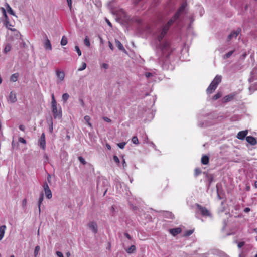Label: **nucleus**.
<instances>
[{
    "label": "nucleus",
    "mask_w": 257,
    "mask_h": 257,
    "mask_svg": "<svg viewBox=\"0 0 257 257\" xmlns=\"http://www.w3.org/2000/svg\"><path fill=\"white\" fill-rule=\"evenodd\" d=\"M86 68V64L85 62H83L82 64V66L78 69V71H82Z\"/></svg>",
    "instance_id": "4c0bfd02"
},
{
    "label": "nucleus",
    "mask_w": 257,
    "mask_h": 257,
    "mask_svg": "<svg viewBox=\"0 0 257 257\" xmlns=\"http://www.w3.org/2000/svg\"><path fill=\"white\" fill-rule=\"evenodd\" d=\"M236 95L235 93L229 94L223 97L222 102L223 103H226L232 100Z\"/></svg>",
    "instance_id": "9d476101"
},
{
    "label": "nucleus",
    "mask_w": 257,
    "mask_h": 257,
    "mask_svg": "<svg viewBox=\"0 0 257 257\" xmlns=\"http://www.w3.org/2000/svg\"><path fill=\"white\" fill-rule=\"evenodd\" d=\"M7 11L10 14H12L13 15H15V13H14V11L13 10H12V9L11 8V7L9 6V4H7Z\"/></svg>",
    "instance_id": "2f4dec72"
},
{
    "label": "nucleus",
    "mask_w": 257,
    "mask_h": 257,
    "mask_svg": "<svg viewBox=\"0 0 257 257\" xmlns=\"http://www.w3.org/2000/svg\"><path fill=\"white\" fill-rule=\"evenodd\" d=\"M198 125L201 127L207 126V125L204 124V122L199 123Z\"/></svg>",
    "instance_id": "680f3d73"
},
{
    "label": "nucleus",
    "mask_w": 257,
    "mask_h": 257,
    "mask_svg": "<svg viewBox=\"0 0 257 257\" xmlns=\"http://www.w3.org/2000/svg\"><path fill=\"white\" fill-rule=\"evenodd\" d=\"M10 30L14 32V35L15 36L16 39H22V35L16 29H10Z\"/></svg>",
    "instance_id": "a211bd4d"
},
{
    "label": "nucleus",
    "mask_w": 257,
    "mask_h": 257,
    "mask_svg": "<svg viewBox=\"0 0 257 257\" xmlns=\"http://www.w3.org/2000/svg\"><path fill=\"white\" fill-rule=\"evenodd\" d=\"M124 235L128 239L131 240L132 239V237L130 236V235L128 233L125 232L124 233Z\"/></svg>",
    "instance_id": "bf43d9fd"
},
{
    "label": "nucleus",
    "mask_w": 257,
    "mask_h": 257,
    "mask_svg": "<svg viewBox=\"0 0 257 257\" xmlns=\"http://www.w3.org/2000/svg\"><path fill=\"white\" fill-rule=\"evenodd\" d=\"M160 61H162V68L163 69H168L169 68V61L167 59V58H166V59H165V61H163V60L162 59H161L160 60Z\"/></svg>",
    "instance_id": "dca6fc26"
},
{
    "label": "nucleus",
    "mask_w": 257,
    "mask_h": 257,
    "mask_svg": "<svg viewBox=\"0 0 257 257\" xmlns=\"http://www.w3.org/2000/svg\"><path fill=\"white\" fill-rule=\"evenodd\" d=\"M88 227L90 230H91L93 233L94 234H96L97 232L98 229H97V223L94 221H91L88 224Z\"/></svg>",
    "instance_id": "6e6552de"
},
{
    "label": "nucleus",
    "mask_w": 257,
    "mask_h": 257,
    "mask_svg": "<svg viewBox=\"0 0 257 257\" xmlns=\"http://www.w3.org/2000/svg\"><path fill=\"white\" fill-rule=\"evenodd\" d=\"M78 160L83 165H85L86 164V161L82 156L78 157Z\"/></svg>",
    "instance_id": "e433bc0d"
},
{
    "label": "nucleus",
    "mask_w": 257,
    "mask_h": 257,
    "mask_svg": "<svg viewBox=\"0 0 257 257\" xmlns=\"http://www.w3.org/2000/svg\"><path fill=\"white\" fill-rule=\"evenodd\" d=\"M244 245V242L242 241V242H239L238 243L237 246L239 248H241Z\"/></svg>",
    "instance_id": "49530a36"
},
{
    "label": "nucleus",
    "mask_w": 257,
    "mask_h": 257,
    "mask_svg": "<svg viewBox=\"0 0 257 257\" xmlns=\"http://www.w3.org/2000/svg\"><path fill=\"white\" fill-rule=\"evenodd\" d=\"M132 141L134 144L138 145L139 144V140L137 136H134L132 139Z\"/></svg>",
    "instance_id": "72a5a7b5"
},
{
    "label": "nucleus",
    "mask_w": 257,
    "mask_h": 257,
    "mask_svg": "<svg viewBox=\"0 0 257 257\" xmlns=\"http://www.w3.org/2000/svg\"><path fill=\"white\" fill-rule=\"evenodd\" d=\"M45 195L48 199H50L52 197V194L50 189L44 191Z\"/></svg>",
    "instance_id": "bb28decb"
},
{
    "label": "nucleus",
    "mask_w": 257,
    "mask_h": 257,
    "mask_svg": "<svg viewBox=\"0 0 257 257\" xmlns=\"http://www.w3.org/2000/svg\"><path fill=\"white\" fill-rule=\"evenodd\" d=\"M26 204H27V199H23V200L22 201V207L23 208L25 207L26 206Z\"/></svg>",
    "instance_id": "09e8293b"
},
{
    "label": "nucleus",
    "mask_w": 257,
    "mask_h": 257,
    "mask_svg": "<svg viewBox=\"0 0 257 257\" xmlns=\"http://www.w3.org/2000/svg\"><path fill=\"white\" fill-rule=\"evenodd\" d=\"M153 74L151 73H150V72H147L145 73V76L147 77V78H149L151 76H152Z\"/></svg>",
    "instance_id": "5fc2aeb1"
},
{
    "label": "nucleus",
    "mask_w": 257,
    "mask_h": 257,
    "mask_svg": "<svg viewBox=\"0 0 257 257\" xmlns=\"http://www.w3.org/2000/svg\"><path fill=\"white\" fill-rule=\"evenodd\" d=\"M250 211V209L248 207L245 208L244 209V212L245 213H248Z\"/></svg>",
    "instance_id": "e2e57ef3"
},
{
    "label": "nucleus",
    "mask_w": 257,
    "mask_h": 257,
    "mask_svg": "<svg viewBox=\"0 0 257 257\" xmlns=\"http://www.w3.org/2000/svg\"><path fill=\"white\" fill-rule=\"evenodd\" d=\"M84 119L86 122H88L90 120V117L88 115H86L84 116Z\"/></svg>",
    "instance_id": "de8ad7c7"
},
{
    "label": "nucleus",
    "mask_w": 257,
    "mask_h": 257,
    "mask_svg": "<svg viewBox=\"0 0 257 257\" xmlns=\"http://www.w3.org/2000/svg\"><path fill=\"white\" fill-rule=\"evenodd\" d=\"M40 249V246H36L35 248V250H34V254L35 256H36L37 255V253L38 252V251H39Z\"/></svg>",
    "instance_id": "c03bdc74"
},
{
    "label": "nucleus",
    "mask_w": 257,
    "mask_h": 257,
    "mask_svg": "<svg viewBox=\"0 0 257 257\" xmlns=\"http://www.w3.org/2000/svg\"><path fill=\"white\" fill-rule=\"evenodd\" d=\"M201 173V170L199 168H196L195 169L194 175L197 176Z\"/></svg>",
    "instance_id": "c9c22d12"
},
{
    "label": "nucleus",
    "mask_w": 257,
    "mask_h": 257,
    "mask_svg": "<svg viewBox=\"0 0 257 257\" xmlns=\"http://www.w3.org/2000/svg\"><path fill=\"white\" fill-rule=\"evenodd\" d=\"M209 157L207 155H204L201 158V163L204 165H207L209 163Z\"/></svg>",
    "instance_id": "5701e85b"
},
{
    "label": "nucleus",
    "mask_w": 257,
    "mask_h": 257,
    "mask_svg": "<svg viewBox=\"0 0 257 257\" xmlns=\"http://www.w3.org/2000/svg\"><path fill=\"white\" fill-rule=\"evenodd\" d=\"M6 226L5 225H2L0 226V241L4 237Z\"/></svg>",
    "instance_id": "aec40b11"
},
{
    "label": "nucleus",
    "mask_w": 257,
    "mask_h": 257,
    "mask_svg": "<svg viewBox=\"0 0 257 257\" xmlns=\"http://www.w3.org/2000/svg\"><path fill=\"white\" fill-rule=\"evenodd\" d=\"M68 6L70 9H71L72 8V1L71 0H67Z\"/></svg>",
    "instance_id": "603ef678"
},
{
    "label": "nucleus",
    "mask_w": 257,
    "mask_h": 257,
    "mask_svg": "<svg viewBox=\"0 0 257 257\" xmlns=\"http://www.w3.org/2000/svg\"><path fill=\"white\" fill-rule=\"evenodd\" d=\"M186 5V3H183L174 15L171 18L166 24L162 25L161 29L158 31L157 37V40L159 42H161L164 37L166 35L170 27L174 23H178L180 16L184 12ZM170 46V43L168 41L160 43L159 45V48L162 52L163 54L165 55L167 57H168L171 53Z\"/></svg>",
    "instance_id": "f257e3e1"
},
{
    "label": "nucleus",
    "mask_w": 257,
    "mask_h": 257,
    "mask_svg": "<svg viewBox=\"0 0 257 257\" xmlns=\"http://www.w3.org/2000/svg\"><path fill=\"white\" fill-rule=\"evenodd\" d=\"M136 250V246L134 245H131L129 248L125 249L126 251L128 254L134 253Z\"/></svg>",
    "instance_id": "393cba45"
},
{
    "label": "nucleus",
    "mask_w": 257,
    "mask_h": 257,
    "mask_svg": "<svg viewBox=\"0 0 257 257\" xmlns=\"http://www.w3.org/2000/svg\"><path fill=\"white\" fill-rule=\"evenodd\" d=\"M181 231L182 230L180 227L171 228L169 230V233L174 236H175L180 233H181Z\"/></svg>",
    "instance_id": "f8f14e48"
},
{
    "label": "nucleus",
    "mask_w": 257,
    "mask_h": 257,
    "mask_svg": "<svg viewBox=\"0 0 257 257\" xmlns=\"http://www.w3.org/2000/svg\"><path fill=\"white\" fill-rule=\"evenodd\" d=\"M19 76V74L18 73H15L12 74L10 77V81L13 82H16L18 80Z\"/></svg>",
    "instance_id": "b1692460"
},
{
    "label": "nucleus",
    "mask_w": 257,
    "mask_h": 257,
    "mask_svg": "<svg viewBox=\"0 0 257 257\" xmlns=\"http://www.w3.org/2000/svg\"><path fill=\"white\" fill-rule=\"evenodd\" d=\"M1 10H2L3 15L5 17V18L4 22V25L10 30V29H12L11 28H10V27H12L13 26L10 23L9 20L7 15L6 11L5 9L4 8H1Z\"/></svg>",
    "instance_id": "20e7f679"
},
{
    "label": "nucleus",
    "mask_w": 257,
    "mask_h": 257,
    "mask_svg": "<svg viewBox=\"0 0 257 257\" xmlns=\"http://www.w3.org/2000/svg\"><path fill=\"white\" fill-rule=\"evenodd\" d=\"M48 125L51 126V125H53V120L52 118H51L49 120L47 121Z\"/></svg>",
    "instance_id": "3c124183"
},
{
    "label": "nucleus",
    "mask_w": 257,
    "mask_h": 257,
    "mask_svg": "<svg viewBox=\"0 0 257 257\" xmlns=\"http://www.w3.org/2000/svg\"><path fill=\"white\" fill-rule=\"evenodd\" d=\"M196 206L202 216L205 217L212 216L211 213L206 207H203L198 204H196Z\"/></svg>",
    "instance_id": "7ed1b4c3"
},
{
    "label": "nucleus",
    "mask_w": 257,
    "mask_h": 257,
    "mask_svg": "<svg viewBox=\"0 0 257 257\" xmlns=\"http://www.w3.org/2000/svg\"><path fill=\"white\" fill-rule=\"evenodd\" d=\"M101 66L103 68L105 69H107L109 67V65L106 63H103Z\"/></svg>",
    "instance_id": "a18cd8bd"
},
{
    "label": "nucleus",
    "mask_w": 257,
    "mask_h": 257,
    "mask_svg": "<svg viewBox=\"0 0 257 257\" xmlns=\"http://www.w3.org/2000/svg\"><path fill=\"white\" fill-rule=\"evenodd\" d=\"M221 80L222 76L217 75L207 88L206 90L207 93H212L216 89L218 84L221 82Z\"/></svg>",
    "instance_id": "f03ea898"
},
{
    "label": "nucleus",
    "mask_w": 257,
    "mask_h": 257,
    "mask_svg": "<svg viewBox=\"0 0 257 257\" xmlns=\"http://www.w3.org/2000/svg\"><path fill=\"white\" fill-rule=\"evenodd\" d=\"M241 29L239 28H237L236 30L232 31L227 37V41H230L233 38H236L241 33Z\"/></svg>",
    "instance_id": "39448f33"
},
{
    "label": "nucleus",
    "mask_w": 257,
    "mask_h": 257,
    "mask_svg": "<svg viewBox=\"0 0 257 257\" xmlns=\"http://www.w3.org/2000/svg\"><path fill=\"white\" fill-rule=\"evenodd\" d=\"M125 145H126L125 142H121V143H119L117 144L118 146L121 149H123L124 147H125Z\"/></svg>",
    "instance_id": "37998d69"
},
{
    "label": "nucleus",
    "mask_w": 257,
    "mask_h": 257,
    "mask_svg": "<svg viewBox=\"0 0 257 257\" xmlns=\"http://www.w3.org/2000/svg\"><path fill=\"white\" fill-rule=\"evenodd\" d=\"M164 213V215L166 218H170V219H174V215L172 214V212L169 211H162Z\"/></svg>",
    "instance_id": "412c9836"
},
{
    "label": "nucleus",
    "mask_w": 257,
    "mask_h": 257,
    "mask_svg": "<svg viewBox=\"0 0 257 257\" xmlns=\"http://www.w3.org/2000/svg\"><path fill=\"white\" fill-rule=\"evenodd\" d=\"M113 160L118 164V165H119V163H120L119 159L117 156L114 155L113 156Z\"/></svg>",
    "instance_id": "79ce46f5"
},
{
    "label": "nucleus",
    "mask_w": 257,
    "mask_h": 257,
    "mask_svg": "<svg viewBox=\"0 0 257 257\" xmlns=\"http://www.w3.org/2000/svg\"><path fill=\"white\" fill-rule=\"evenodd\" d=\"M38 145L43 149L45 150L46 148V140H45V135L44 133H43L41 136L40 138L38 141Z\"/></svg>",
    "instance_id": "423d86ee"
},
{
    "label": "nucleus",
    "mask_w": 257,
    "mask_h": 257,
    "mask_svg": "<svg viewBox=\"0 0 257 257\" xmlns=\"http://www.w3.org/2000/svg\"><path fill=\"white\" fill-rule=\"evenodd\" d=\"M53 125H51L49 126V132L52 133L53 132Z\"/></svg>",
    "instance_id": "774afa93"
},
{
    "label": "nucleus",
    "mask_w": 257,
    "mask_h": 257,
    "mask_svg": "<svg viewBox=\"0 0 257 257\" xmlns=\"http://www.w3.org/2000/svg\"><path fill=\"white\" fill-rule=\"evenodd\" d=\"M11 48H12L11 45L10 44H6L5 47L4 52L6 54L8 53L9 52H10L11 51Z\"/></svg>",
    "instance_id": "a878e982"
},
{
    "label": "nucleus",
    "mask_w": 257,
    "mask_h": 257,
    "mask_svg": "<svg viewBox=\"0 0 257 257\" xmlns=\"http://www.w3.org/2000/svg\"><path fill=\"white\" fill-rule=\"evenodd\" d=\"M43 187L44 191H46V190H48L50 189L47 183L46 182L44 183V184L43 185Z\"/></svg>",
    "instance_id": "58836bf2"
},
{
    "label": "nucleus",
    "mask_w": 257,
    "mask_h": 257,
    "mask_svg": "<svg viewBox=\"0 0 257 257\" xmlns=\"http://www.w3.org/2000/svg\"><path fill=\"white\" fill-rule=\"evenodd\" d=\"M56 73L57 77L58 78L57 82L59 83L60 82L63 81L65 77V73L64 71H60L59 70H56Z\"/></svg>",
    "instance_id": "1a4fd4ad"
},
{
    "label": "nucleus",
    "mask_w": 257,
    "mask_h": 257,
    "mask_svg": "<svg viewBox=\"0 0 257 257\" xmlns=\"http://www.w3.org/2000/svg\"><path fill=\"white\" fill-rule=\"evenodd\" d=\"M251 88H252L254 90H257V83L255 84L253 86H252V87L250 88V89H251Z\"/></svg>",
    "instance_id": "69168bd1"
},
{
    "label": "nucleus",
    "mask_w": 257,
    "mask_h": 257,
    "mask_svg": "<svg viewBox=\"0 0 257 257\" xmlns=\"http://www.w3.org/2000/svg\"><path fill=\"white\" fill-rule=\"evenodd\" d=\"M47 180H48V182L50 183H51V177L50 176V174H48V176H47Z\"/></svg>",
    "instance_id": "0e129e2a"
},
{
    "label": "nucleus",
    "mask_w": 257,
    "mask_h": 257,
    "mask_svg": "<svg viewBox=\"0 0 257 257\" xmlns=\"http://www.w3.org/2000/svg\"><path fill=\"white\" fill-rule=\"evenodd\" d=\"M84 44L87 46V47H90V40H89V38L88 36H86L85 39H84Z\"/></svg>",
    "instance_id": "c756f323"
},
{
    "label": "nucleus",
    "mask_w": 257,
    "mask_h": 257,
    "mask_svg": "<svg viewBox=\"0 0 257 257\" xmlns=\"http://www.w3.org/2000/svg\"><path fill=\"white\" fill-rule=\"evenodd\" d=\"M19 127L20 130L22 131H24L25 130V126L24 125H22V124L20 125Z\"/></svg>",
    "instance_id": "13d9d810"
},
{
    "label": "nucleus",
    "mask_w": 257,
    "mask_h": 257,
    "mask_svg": "<svg viewBox=\"0 0 257 257\" xmlns=\"http://www.w3.org/2000/svg\"><path fill=\"white\" fill-rule=\"evenodd\" d=\"M248 133L247 130L240 131L237 134V137L240 140H243Z\"/></svg>",
    "instance_id": "ddd939ff"
},
{
    "label": "nucleus",
    "mask_w": 257,
    "mask_h": 257,
    "mask_svg": "<svg viewBox=\"0 0 257 257\" xmlns=\"http://www.w3.org/2000/svg\"><path fill=\"white\" fill-rule=\"evenodd\" d=\"M19 142H20L23 144L26 143V141L24 138H23L22 137L19 138Z\"/></svg>",
    "instance_id": "8fccbe9b"
},
{
    "label": "nucleus",
    "mask_w": 257,
    "mask_h": 257,
    "mask_svg": "<svg viewBox=\"0 0 257 257\" xmlns=\"http://www.w3.org/2000/svg\"><path fill=\"white\" fill-rule=\"evenodd\" d=\"M109 48H110L112 50H113V45H112V43H111L110 42H109Z\"/></svg>",
    "instance_id": "338daca9"
},
{
    "label": "nucleus",
    "mask_w": 257,
    "mask_h": 257,
    "mask_svg": "<svg viewBox=\"0 0 257 257\" xmlns=\"http://www.w3.org/2000/svg\"><path fill=\"white\" fill-rule=\"evenodd\" d=\"M75 49L76 51L77 52V54L79 56H80L81 55V51L80 49H79V47L78 46H76L75 47Z\"/></svg>",
    "instance_id": "ea45409f"
},
{
    "label": "nucleus",
    "mask_w": 257,
    "mask_h": 257,
    "mask_svg": "<svg viewBox=\"0 0 257 257\" xmlns=\"http://www.w3.org/2000/svg\"><path fill=\"white\" fill-rule=\"evenodd\" d=\"M222 95L221 94V93L220 92H218L217 93H216L213 97V100H217L218 99H219V98H220L221 97Z\"/></svg>",
    "instance_id": "473e14b6"
},
{
    "label": "nucleus",
    "mask_w": 257,
    "mask_h": 257,
    "mask_svg": "<svg viewBox=\"0 0 257 257\" xmlns=\"http://www.w3.org/2000/svg\"><path fill=\"white\" fill-rule=\"evenodd\" d=\"M9 99L12 103L15 102L17 101L16 94L13 92H11L9 95Z\"/></svg>",
    "instance_id": "f3484780"
},
{
    "label": "nucleus",
    "mask_w": 257,
    "mask_h": 257,
    "mask_svg": "<svg viewBox=\"0 0 257 257\" xmlns=\"http://www.w3.org/2000/svg\"><path fill=\"white\" fill-rule=\"evenodd\" d=\"M43 199H44V194L42 192H41V193L40 194V196H39V198L38 199V205L39 212H40V211H41V204L42 203Z\"/></svg>",
    "instance_id": "2eb2a0df"
},
{
    "label": "nucleus",
    "mask_w": 257,
    "mask_h": 257,
    "mask_svg": "<svg viewBox=\"0 0 257 257\" xmlns=\"http://www.w3.org/2000/svg\"><path fill=\"white\" fill-rule=\"evenodd\" d=\"M67 38L66 36H63L61 41V45L62 46L66 45L67 44Z\"/></svg>",
    "instance_id": "cd10ccee"
},
{
    "label": "nucleus",
    "mask_w": 257,
    "mask_h": 257,
    "mask_svg": "<svg viewBox=\"0 0 257 257\" xmlns=\"http://www.w3.org/2000/svg\"><path fill=\"white\" fill-rule=\"evenodd\" d=\"M55 107H57V102L55 99L54 94H53L52 95V108L54 107L55 109Z\"/></svg>",
    "instance_id": "7c9ffc66"
},
{
    "label": "nucleus",
    "mask_w": 257,
    "mask_h": 257,
    "mask_svg": "<svg viewBox=\"0 0 257 257\" xmlns=\"http://www.w3.org/2000/svg\"><path fill=\"white\" fill-rule=\"evenodd\" d=\"M122 165H123V168H125L127 166L126 163L124 158H123V160H122Z\"/></svg>",
    "instance_id": "052dcab7"
},
{
    "label": "nucleus",
    "mask_w": 257,
    "mask_h": 257,
    "mask_svg": "<svg viewBox=\"0 0 257 257\" xmlns=\"http://www.w3.org/2000/svg\"><path fill=\"white\" fill-rule=\"evenodd\" d=\"M143 139H144V143H147L148 139L147 136L146 134H145L144 136H143Z\"/></svg>",
    "instance_id": "6e6d98bb"
},
{
    "label": "nucleus",
    "mask_w": 257,
    "mask_h": 257,
    "mask_svg": "<svg viewBox=\"0 0 257 257\" xmlns=\"http://www.w3.org/2000/svg\"><path fill=\"white\" fill-rule=\"evenodd\" d=\"M234 52V50H232V51H230L228 52V53H227L224 55V58H226L227 59V58H229L233 54Z\"/></svg>",
    "instance_id": "f704fd0d"
},
{
    "label": "nucleus",
    "mask_w": 257,
    "mask_h": 257,
    "mask_svg": "<svg viewBox=\"0 0 257 257\" xmlns=\"http://www.w3.org/2000/svg\"><path fill=\"white\" fill-rule=\"evenodd\" d=\"M56 254L58 257H64L63 253L60 251H57Z\"/></svg>",
    "instance_id": "864d4df0"
},
{
    "label": "nucleus",
    "mask_w": 257,
    "mask_h": 257,
    "mask_svg": "<svg viewBox=\"0 0 257 257\" xmlns=\"http://www.w3.org/2000/svg\"><path fill=\"white\" fill-rule=\"evenodd\" d=\"M52 108L54 118H60L62 116L61 110L60 111H58L57 107H55V109L54 107H53Z\"/></svg>",
    "instance_id": "9b49d317"
},
{
    "label": "nucleus",
    "mask_w": 257,
    "mask_h": 257,
    "mask_svg": "<svg viewBox=\"0 0 257 257\" xmlns=\"http://www.w3.org/2000/svg\"><path fill=\"white\" fill-rule=\"evenodd\" d=\"M43 37L44 39V45L45 49L51 50V44L46 34H44Z\"/></svg>",
    "instance_id": "0eeeda50"
},
{
    "label": "nucleus",
    "mask_w": 257,
    "mask_h": 257,
    "mask_svg": "<svg viewBox=\"0 0 257 257\" xmlns=\"http://www.w3.org/2000/svg\"><path fill=\"white\" fill-rule=\"evenodd\" d=\"M193 230H187L186 232H185V236H189L190 235H191L193 232Z\"/></svg>",
    "instance_id": "a19ab883"
},
{
    "label": "nucleus",
    "mask_w": 257,
    "mask_h": 257,
    "mask_svg": "<svg viewBox=\"0 0 257 257\" xmlns=\"http://www.w3.org/2000/svg\"><path fill=\"white\" fill-rule=\"evenodd\" d=\"M246 140L251 145H255L256 144V139L252 136H247L246 137Z\"/></svg>",
    "instance_id": "4468645a"
},
{
    "label": "nucleus",
    "mask_w": 257,
    "mask_h": 257,
    "mask_svg": "<svg viewBox=\"0 0 257 257\" xmlns=\"http://www.w3.org/2000/svg\"><path fill=\"white\" fill-rule=\"evenodd\" d=\"M69 98V95L67 93H64L62 95V100L64 102H66Z\"/></svg>",
    "instance_id": "c85d7f7f"
},
{
    "label": "nucleus",
    "mask_w": 257,
    "mask_h": 257,
    "mask_svg": "<svg viewBox=\"0 0 257 257\" xmlns=\"http://www.w3.org/2000/svg\"><path fill=\"white\" fill-rule=\"evenodd\" d=\"M256 70L254 69L251 72V77L249 79V82H252L254 80L257 79V75H256Z\"/></svg>",
    "instance_id": "6ab92c4d"
},
{
    "label": "nucleus",
    "mask_w": 257,
    "mask_h": 257,
    "mask_svg": "<svg viewBox=\"0 0 257 257\" xmlns=\"http://www.w3.org/2000/svg\"><path fill=\"white\" fill-rule=\"evenodd\" d=\"M79 101L80 102V104H81V106L82 107H84L85 106V103H84V102L83 101V100H82V99L80 98L79 99Z\"/></svg>",
    "instance_id": "4d7b16f0"
},
{
    "label": "nucleus",
    "mask_w": 257,
    "mask_h": 257,
    "mask_svg": "<svg viewBox=\"0 0 257 257\" xmlns=\"http://www.w3.org/2000/svg\"><path fill=\"white\" fill-rule=\"evenodd\" d=\"M115 45L117 47V48L120 50H121V51H125L123 46L122 45V44H121V43L118 40H115Z\"/></svg>",
    "instance_id": "4be33fe9"
}]
</instances>
